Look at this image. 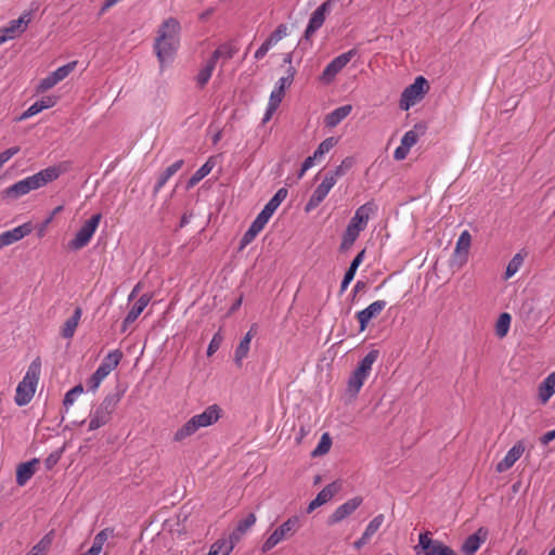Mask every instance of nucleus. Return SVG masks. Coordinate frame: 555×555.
I'll use <instances>...</instances> for the list:
<instances>
[{
  "instance_id": "f257e3e1",
  "label": "nucleus",
  "mask_w": 555,
  "mask_h": 555,
  "mask_svg": "<svg viewBox=\"0 0 555 555\" xmlns=\"http://www.w3.org/2000/svg\"><path fill=\"white\" fill-rule=\"evenodd\" d=\"M67 169V163H61L55 166H50L7 188L3 191V196L14 199L18 198L23 195L28 194L30 191L38 190L44 186L46 184L56 180L62 173L66 172Z\"/></svg>"
},
{
  "instance_id": "f03ea898",
  "label": "nucleus",
  "mask_w": 555,
  "mask_h": 555,
  "mask_svg": "<svg viewBox=\"0 0 555 555\" xmlns=\"http://www.w3.org/2000/svg\"><path fill=\"white\" fill-rule=\"evenodd\" d=\"M180 23L169 17L158 28L154 49L162 65L171 61L180 44Z\"/></svg>"
},
{
  "instance_id": "7ed1b4c3",
  "label": "nucleus",
  "mask_w": 555,
  "mask_h": 555,
  "mask_svg": "<svg viewBox=\"0 0 555 555\" xmlns=\"http://www.w3.org/2000/svg\"><path fill=\"white\" fill-rule=\"evenodd\" d=\"M221 409L217 404L209 405L202 413L192 416L173 434V441L182 442L192 437L201 428L214 425L220 418Z\"/></svg>"
},
{
  "instance_id": "20e7f679",
  "label": "nucleus",
  "mask_w": 555,
  "mask_h": 555,
  "mask_svg": "<svg viewBox=\"0 0 555 555\" xmlns=\"http://www.w3.org/2000/svg\"><path fill=\"white\" fill-rule=\"evenodd\" d=\"M41 372V360L37 357L29 364L25 376L17 385L15 403L20 406L26 405L33 399Z\"/></svg>"
},
{
  "instance_id": "39448f33",
  "label": "nucleus",
  "mask_w": 555,
  "mask_h": 555,
  "mask_svg": "<svg viewBox=\"0 0 555 555\" xmlns=\"http://www.w3.org/2000/svg\"><path fill=\"white\" fill-rule=\"evenodd\" d=\"M121 399L120 392L108 393L90 414L89 430H95L106 425Z\"/></svg>"
},
{
  "instance_id": "423d86ee",
  "label": "nucleus",
  "mask_w": 555,
  "mask_h": 555,
  "mask_svg": "<svg viewBox=\"0 0 555 555\" xmlns=\"http://www.w3.org/2000/svg\"><path fill=\"white\" fill-rule=\"evenodd\" d=\"M378 358L377 350H371L359 363L348 382V391L357 395L369 377L374 362Z\"/></svg>"
},
{
  "instance_id": "0eeeda50",
  "label": "nucleus",
  "mask_w": 555,
  "mask_h": 555,
  "mask_svg": "<svg viewBox=\"0 0 555 555\" xmlns=\"http://www.w3.org/2000/svg\"><path fill=\"white\" fill-rule=\"evenodd\" d=\"M299 528V518L297 516L289 517L281 526H279L263 542L261 551L267 553L275 547L282 541L293 537Z\"/></svg>"
},
{
  "instance_id": "6e6552de",
  "label": "nucleus",
  "mask_w": 555,
  "mask_h": 555,
  "mask_svg": "<svg viewBox=\"0 0 555 555\" xmlns=\"http://www.w3.org/2000/svg\"><path fill=\"white\" fill-rule=\"evenodd\" d=\"M428 89L427 80L423 76L416 77L414 82L403 90L399 102L400 108L410 109L425 96Z\"/></svg>"
},
{
  "instance_id": "1a4fd4ad",
  "label": "nucleus",
  "mask_w": 555,
  "mask_h": 555,
  "mask_svg": "<svg viewBox=\"0 0 555 555\" xmlns=\"http://www.w3.org/2000/svg\"><path fill=\"white\" fill-rule=\"evenodd\" d=\"M102 215L95 214L79 229L75 237L69 242L68 246L73 250H79L87 246L95 233Z\"/></svg>"
},
{
  "instance_id": "9d476101",
  "label": "nucleus",
  "mask_w": 555,
  "mask_h": 555,
  "mask_svg": "<svg viewBox=\"0 0 555 555\" xmlns=\"http://www.w3.org/2000/svg\"><path fill=\"white\" fill-rule=\"evenodd\" d=\"M357 54L354 49L349 50L338 56H336L327 66L324 68L321 80L324 83H331L336 75L351 61V59Z\"/></svg>"
},
{
  "instance_id": "9b49d317",
  "label": "nucleus",
  "mask_w": 555,
  "mask_h": 555,
  "mask_svg": "<svg viewBox=\"0 0 555 555\" xmlns=\"http://www.w3.org/2000/svg\"><path fill=\"white\" fill-rule=\"evenodd\" d=\"M332 7L333 0H326L311 14L308 26L305 30L306 39H309L318 29L322 27L326 15L332 10Z\"/></svg>"
},
{
  "instance_id": "f8f14e48",
  "label": "nucleus",
  "mask_w": 555,
  "mask_h": 555,
  "mask_svg": "<svg viewBox=\"0 0 555 555\" xmlns=\"http://www.w3.org/2000/svg\"><path fill=\"white\" fill-rule=\"evenodd\" d=\"M335 181L333 177L324 176V179L322 182L317 186V189L313 191L310 199L306 204L305 210L307 212L315 209L327 196L332 188L335 185Z\"/></svg>"
},
{
  "instance_id": "ddd939ff",
  "label": "nucleus",
  "mask_w": 555,
  "mask_h": 555,
  "mask_svg": "<svg viewBox=\"0 0 555 555\" xmlns=\"http://www.w3.org/2000/svg\"><path fill=\"white\" fill-rule=\"evenodd\" d=\"M363 499L354 496L339 505L327 518V525L332 526L350 516L361 504Z\"/></svg>"
},
{
  "instance_id": "4468645a",
  "label": "nucleus",
  "mask_w": 555,
  "mask_h": 555,
  "mask_svg": "<svg viewBox=\"0 0 555 555\" xmlns=\"http://www.w3.org/2000/svg\"><path fill=\"white\" fill-rule=\"evenodd\" d=\"M376 211L377 206L373 202H367L356 210L354 216L351 218L349 224L353 225L354 229L362 232L366 228L371 216H373Z\"/></svg>"
},
{
  "instance_id": "2eb2a0df",
  "label": "nucleus",
  "mask_w": 555,
  "mask_h": 555,
  "mask_svg": "<svg viewBox=\"0 0 555 555\" xmlns=\"http://www.w3.org/2000/svg\"><path fill=\"white\" fill-rule=\"evenodd\" d=\"M33 231V225L30 222L23 223L12 230L5 231L0 234V249L9 246L13 243H16L30 234Z\"/></svg>"
},
{
  "instance_id": "dca6fc26",
  "label": "nucleus",
  "mask_w": 555,
  "mask_h": 555,
  "mask_svg": "<svg viewBox=\"0 0 555 555\" xmlns=\"http://www.w3.org/2000/svg\"><path fill=\"white\" fill-rule=\"evenodd\" d=\"M387 302L385 300H376L365 309L357 313V320L360 324V331L363 332L372 319L377 318L385 309Z\"/></svg>"
},
{
  "instance_id": "f3484780",
  "label": "nucleus",
  "mask_w": 555,
  "mask_h": 555,
  "mask_svg": "<svg viewBox=\"0 0 555 555\" xmlns=\"http://www.w3.org/2000/svg\"><path fill=\"white\" fill-rule=\"evenodd\" d=\"M525 451V444L522 441L515 443L506 453L504 459L496 464V472L504 473L508 470L522 455Z\"/></svg>"
},
{
  "instance_id": "a211bd4d",
  "label": "nucleus",
  "mask_w": 555,
  "mask_h": 555,
  "mask_svg": "<svg viewBox=\"0 0 555 555\" xmlns=\"http://www.w3.org/2000/svg\"><path fill=\"white\" fill-rule=\"evenodd\" d=\"M29 22H30V14L24 13L18 18L12 20L8 24V26L1 28V30L5 34V36L9 39H13L26 30Z\"/></svg>"
},
{
  "instance_id": "6ab92c4d",
  "label": "nucleus",
  "mask_w": 555,
  "mask_h": 555,
  "mask_svg": "<svg viewBox=\"0 0 555 555\" xmlns=\"http://www.w3.org/2000/svg\"><path fill=\"white\" fill-rule=\"evenodd\" d=\"M152 300V295L144 294L142 295L138 301L132 306L130 311L128 312L127 317L125 318L122 322V331L125 332L129 324L133 323L139 315L143 312V310L146 308V306Z\"/></svg>"
},
{
  "instance_id": "aec40b11",
  "label": "nucleus",
  "mask_w": 555,
  "mask_h": 555,
  "mask_svg": "<svg viewBox=\"0 0 555 555\" xmlns=\"http://www.w3.org/2000/svg\"><path fill=\"white\" fill-rule=\"evenodd\" d=\"M256 334L257 325L253 324L249 331L245 334V336L236 347L234 352V361L238 366L242 365V361L248 356L250 341Z\"/></svg>"
},
{
  "instance_id": "412c9836",
  "label": "nucleus",
  "mask_w": 555,
  "mask_h": 555,
  "mask_svg": "<svg viewBox=\"0 0 555 555\" xmlns=\"http://www.w3.org/2000/svg\"><path fill=\"white\" fill-rule=\"evenodd\" d=\"M39 463L37 459L22 463L16 468V483L20 487L25 486L28 480L35 475L36 466Z\"/></svg>"
},
{
  "instance_id": "4be33fe9",
  "label": "nucleus",
  "mask_w": 555,
  "mask_h": 555,
  "mask_svg": "<svg viewBox=\"0 0 555 555\" xmlns=\"http://www.w3.org/2000/svg\"><path fill=\"white\" fill-rule=\"evenodd\" d=\"M256 520V515L249 513L245 518L238 521L235 530L230 534L229 540L233 541L235 545V543L255 525Z\"/></svg>"
},
{
  "instance_id": "5701e85b",
  "label": "nucleus",
  "mask_w": 555,
  "mask_h": 555,
  "mask_svg": "<svg viewBox=\"0 0 555 555\" xmlns=\"http://www.w3.org/2000/svg\"><path fill=\"white\" fill-rule=\"evenodd\" d=\"M486 531H483L481 528L474 534L469 535L462 545V551L466 555H473L475 554L478 548L480 547L481 543L486 539Z\"/></svg>"
},
{
  "instance_id": "b1692460",
  "label": "nucleus",
  "mask_w": 555,
  "mask_h": 555,
  "mask_svg": "<svg viewBox=\"0 0 555 555\" xmlns=\"http://www.w3.org/2000/svg\"><path fill=\"white\" fill-rule=\"evenodd\" d=\"M472 244V236L468 231H463L455 245L454 255L462 257L460 266L464 264L467 260V254Z\"/></svg>"
},
{
  "instance_id": "393cba45",
  "label": "nucleus",
  "mask_w": 555,
  "mask_h": 555,
  "mask_svg": "<svg viewBox=\"0 0 555 555\" xmlns=\"http://www.w3.org/2000/svg\"><path fill=\"white\" fill-rule=\"evenodd\" d=\"M555 393V371L551 373L539 386L538 396L540 401L545 404Z\"/></svg>"
},
{
  "instance_id": "a878e982",
  "label": "nucleus",
  "mask_w": 555,
  "mask_h": 555,
  "mask_svg": "<svg viewBox=\"0 0 555 555\" xmlns=\"http://www.w3.org/2000/svg\"><path fill=\"white\" fill-rule=\"evenodd\" d=\"M351 111L352 106L349 104L339 106L325 116L324 122L330 128L336 127Z\"/></svg>"
},
{
  "instance_id": "bb28decb",
  "label": "nucleus",
  "mask_w": 555,
  "mask_h": 555,
  "mask_svg": "<svg viewBox=\"0 0 555 555\" xmlns=\"http://www.w3.org/2000/svg\"><path fill=\"white\" fill-rule=\"evenodd\" d=\"M82 309L80 307H77L74 311V314L68 320H66L61 331V334L64 338L70 339L74 336L76 328L79 324Z\"/></svg>"
},
{
  "instance_id": "cd10ccee",
  "label": "nucleus",
  "mask_w": 555,
  "mask_h": 555,
  "mask_svg": "<svg viewBox=\"0 0 555 555\" xmlns=\"http://www.w3.org/2000/svg\"><path fill=\"white\" fill-rule=\"evenodd\" d=\"M426 131V126L423 124H416L413 129L406 131L401 139V143L409 149L416 144L418 138Z\"/></svg>"
},
{
  "instance_id": "c85d7f7f",
  "label": "nucleus",
  "mask_w": 555,
  "mask_h": 555,
  "mask_svg": "<svg viewBox=\"0 0 555 555\" xmlns=\"http://www.w3.org/2000/svg\"><path fill=\"white\" fill-rule=\"evenodd\" d=\"M182 159H179L171 164L170 166H168L166 170L159 176L158 181L154 188V192L157 193L167 183V181L182 168Z\"/></svg>"
},
{
  "instance_id": "c756f323",
  "label": "nucleus",
  "mask_w": 555,
  "mask_h": 555,
  "mask_svg": "<svg viewBox=\"0 0 555 555\" xmlns=\"http://www.w3.org/2000/svg\"><path fill=\"white\" fill-rule=\"evenodd\" d=\"M215 166L212 158H209L199 169H197L194 175L188 181V189L195 186L202 179L210 173Z\"/></svg>"
},
{
  "instance_id": "7c9ffc66",
  "label": "nucleus",
  "mask_w": 555,
  "mask_h": 555,
  "mask_svg": "<svg viewBox=\"0 0 555 555\" xmlns=\"http://www.w3.org/2000/svg\"><path fill=\"white\" fill-rule=\"evenodd\" d=\"M122 358V352L118 349L111 351L102 361L99 367L104 369L107 373H111L117 367Z\"/></svg>"
},
{
  "instance_id": "2f4dec72",
  "label": "nucleus",
  "mask_w": 555,
  "mask_h": 555,
  "mask_svg": "<svg viewBox=\"0 0 555 555\" xmlns=\"http://www.w3.org/2000/svg\"><path fill=\"white\" fill-rule=\"evenodd\" d=\"M353 165H354L353 157H346L345 159H343V162L340 163L339 166H337L334 170L326 172L325 175L327 177H333V179L336 183L337 180L340 177L345 176L352 168Z\"/></svg>"
},
{
  "instance_id": "473e14b6",
  "label": "nucleus",
  "mask_w": 555,
  "mask_h": 555,
  "mask_svg": "<svg viewBox=\"0 0 555 555\" xmlns=\"http://www.w3.org/2000/svg\"><path fill=\"white\" fill-rule=\"evenodd\" d=\"M437 544H442V542L430 539L427 532L421 533L418 538V545L415 546L416 554L421 555L420 550H422L424 554H428Z\"/></svg>"
},
{
  "instance_id": "72a5a7b5",
  "label": "nucleus",
  "mask_w": 555,
  "mask_h": 555,
  "mask_svg": "<svg viewBox=\"0 0 555 555\" xmlns=\"http://www.w3.org/2000/svg\"><path fill=\"white\" fill-rule=\"evenodd\" d=\"M340 490V485L336 481L324 487L315 496L321 505L327 503Z\"/></svg>"
},
{
  "instance_id": "f704fd0d",
  "label": "nucleus",
  "mask_w": 555,
  "mask_h": 555,
  "mask_svg": "<svg viewBox=\"0 0 555 555\" xmlns=\"http://www.w3.org/2000/svg\"><path fill=\"white\" fill-rule=\"evenodd\" d=\"M114 535V529L105 528L101 530L93 539L91 548L99 555L103 548L104 543Z\"/></svg>"
},
{
  "instance_id": "c9c22d12",
  "label": "nucleus",
  "mask_w": 555,
  "mask_h": 555,
  "mask_svg": "<svg viewBox=\"0 0 555 555\" xmlns=\"http://www.w3.org/2000/svg\"><path fill=\"white\" fill-rule=\"evenodd\" d=\"M360 233L361 232L354 229L353 225L348 224L343 235L340 248L343 250L349 249L353 245Z\"/></svg>"
},
{
  "instance_id": "e433bc0d",
  "label": "nucleus",
  "mask_w": 555,
  "mask_h": 555,
  "mask_svg": "<svg viewBox=\"0 0 555 555\" xmlns=\"http://www.w3.org/2000/svg\"><path fill=\"white\" fill-rule=\"evenodd\" d=\"M511 315L507 312L501 313L496 324H495V334L503 338L507 335L509 326H511Z\"/></svg>"
},
{
  "instance_id": "4c0bfd02",
  "label": "nucleus",
  "mask_w": 555,
  "mask_h": 555,
  "mask_svg": "<svg viewBox=\"0 0 555 555\" xmlns=\"http://www.w3.org/2000/svg\"><path fill=\"white\" fill-rule=\"evenodd\" d=\"M524 263V257L520 253L516 254L511 260L509 262L507 263V267H506V271H505V276L504 279L505 280H508L511 279L512 276H514L518 270L520 269V267L522 266Z\"/></svg>"
},
{
  "instance_id": "58836bf2",
  "label": "nucleus",
  "mask_w": 555,
  "mask_h": 555,
  "mask_svg": "<svg viewBox=\"0 0 555 555\" xmlns=\"http://www.w3.org/2000/svg\"><path fill=\"white\" fill-rule=\"evenodd\" d=\"M216 63L217 62L210 57L207 64L199 70L197 75V82L201 87L205 86L210 79L211 74L216 67Z\"/></svg>"
},
{
  "instance_id": "ea45409f",
  "label": "nucleus",
  "mask_w": 555,
  "mask_h": 555,
  "mask_svg": "<svg viewBox=\"0 0 555 555\" xmlns=\"http://www.w3.org/2000/svg\"><path fill=\"white\" fill-rule=\"evenodd\" d=\"M295 73H296L295 68L289 65L286 70V76L281 77L278 80L274 88L284 92L285 89H287L292 86V83L294 81Z\"/></svg>"
},
{
  "instance_id": "a19ab883",
  "label": "nucleus",
  "mask_w": 555,
  "mask_h": 555,
  "mask_svg": "<svg viewBox=\"0 0 555 555\" xmlns=\"http://www.w3.org/2000/svg\"><path fill=\"white\" fill-rule=\"evenodd\" d=\"M332 446L331 437L327 433L323 434L317 448L312 451L313 456H320L330 451Z\"/></svg>"
},
{
  "instance_id": "79ce46f5",
  "label": "nucleus",
  "mask_w": 555,
  "mask_h": 555,
  "mask_svg": "<svg viewBox=\"0 0 555 555\" xmlns=\"http://www.w3.org/2000/svg\"><path fill=\"white\" fill-rule=\"evenodd\" d=\"M337 143V140L333 137H330L322 141L318 149L314 151V157H318L319 159L323 157L326 153H328Z\"/></svg>"
},
{
  "instance_id": "37998d69",
  "label": "nucleus",
  "mask_w": 555,
  "mask_h": 555,
  "mask_svg": "<svg viewBox=\"0 0 555 555\" xmlns=\"http://www.w3.org/2000/svg\"><path fill=\"white\" fill-rule=\"evenodd\" d=\"M76 65V61L69 62L52 72L51 75L60 82L64 80L75 69Z\"/></svg>"
},
{
  "instance_id": "c03bdc74",
  "label": "nucleus",
  "mask_w": 555,
  "mask_h": 555,
  "mask_svg": "<svg viewBox=\"0 0 555 555\" xmlns=\"http://www.w3.org/2000/svg\"><path fill=\"white\" fill-rule=\"evenodd\" d=\"M234 53L235 50L231 46L222 44L217 50H215V52L211 55V59L215 60V62H217L220 57L224 60H230L231 57H233Z\"/></svg>"
},
{
  "instance_id": "a18cd8bd",
  "label": "nucleus",
  "mask_w": 555,
  "mask_h": 555,
  "mask_svg": "<svg viewBox=\"0 0 555 555\" xmlns=\"http://www.w3.org/2000/svg\"><path fill=\"white\" fill-rule=\"evenodd\" d=\"M383 521H384V515H382V514L377 515L369 522L363 534L365 537H367L369 539H371L377 532V530L380 528Z\"/></svg>"
},
{
  "instance_id": "49530a36",
  "label": "nucleus",
  "mask_w": 555,
  "mask_h": 555,
  "mask_svg": "<svg viewBox=\"0 0 555 555\" xmlns=\"http://www.w3.org/2000/svg\"><path fill=\"white\" fill-rule=\"evenodd\" d=\"M51 538L49 535L43 537L26 555H44L50 547Z\"/></svg>"
},
{
  "instance_id": "de8ad7c7",
  "label": "nucleus",
  "mask_w": 555,
  "mask_h": 555,
  "mask_svg": "<svg viewBox=\"0 0 555 555\" xmlns=\"http://www.w3.org/2000/svg\"><path fill=\"white\" fill-rule=\"evenodd\" d=\"M272 212L268 211L267 209H262L256 219L253 221L251 224L258 228V230H261L264 228V225L268 223L269 219L272 217Z\"/></svg>"
},
{
  "instance_id": "09e8293b",
  "label": "nucleus",
  "mask_w": 555,
  "mask_h": 555,
  "mask_svg": "<svg viewBox=\"0 0 555 555\" xmlns=\"http://www.w3.org/2000/svg\"><path fill=\"white\" fill-rule=\"evenodd\" d=\"M83 387L81 385H77L74 388H72L69 391L66 392L64 398V405L69 406L72 405L77 397L82 393Z\"/></svg>"
},
{
  "instance_id": "8fccbe9b",
  "label": "nucleus",
  "mask_w": 555,
  "mask_h": 555,
  "mask_svg": "<svg viewBox=\"0 0 555 555\" xmlns=\"http://www.w3.org/2000/svg\"><path fill=\"white\" fill-rule=\"evenodd\" d=\"M287 35V27L284 24H281L276 27V29L270 35L267 39L273 46H275L281 39H283Z\"/></svg>"
},
{
  "instance_id": "3c124183",
  "label": "nucleus",
  "mask_w": 555,
  "mask_h": 555,
  "mask_svg": "<svg viewBox=\"0 0 555 555\" xmlns=\"http://www.w3.org/2000/svg\"><path fill=\"white\" fill-rule=\"evenodd\" d=\"M261 232L257 227L250 224L249 229L245 232L241 241V248L251 243V241Z\"/></svg>"
},
{
  "instance_id": "603ef678",
  "label": "nucleus",
  "mask_w": 555,
  "mask_h": 555,
  "mask_svg": "<svg viewBox=\"0 0 555 555\" xmlns=\"http://www.w3.org/2000/svg\"><path fill=\"white\" fill-rule=\"evenodd\" d=\"M363 258H364V250H361L354 258L353 260L351 261L350 263V267L349 269L347 270V272L345 273L346 275H348V278H354V274L359 268V266L361 264V262L363 261Z\"/></svg>"
},
{
  "instance_id": "864d4df0",
  "label": "nucleus",
  "mask_w": 555,
  "mask_h": 555,
  "mask_svg": "<svg viewBox=\"0 0 555 555\" xmlns=\"http://www.w3.org/2000/svg\"><path fill=\"white\" fill-rule=\"evenodd\" d=\"M59 81L50 74L46 78H43L40 83L38 85L37 90L39 92L48 91L49 89L53 88Z\"/></svg>"
},
{
  "instance_id": "5fc2aeb1",
  "label": "nucleus",
  "mask_w": 555,
  "mask_h": 555,
  "mask_svg": "<svg viewBox=\"0 0 555 555\" xmlns=\"http://www.w3.org/2000/svg\"><path fill=\"white\" fill-rule=\"evenodd\" d=\"M41 111H43V108L40 106V103L37 101L35 102L34 104H31L21 116H20V120H24V119H27V118H30L35 115H37L38 113H40Z\"/></svg>"
},
{
  "instance_id": "6e6d98bb",
  "label": "nucleus",
  "mask_w": 555,
  "mask_h": 555,
  "mask_svg": "<svg viewBox=\"0 0 555 555\" xmlns=\"http://www.w3.org/2000/svg\"><path fill=\"white\" fill-rule=\"evenodd\" d=\"M283 96H284L283 91L278 90L275 88L272 90V92L270 94L269 103H268L269 105H271V109L279 107L280 103L283 100Z\"/></svg>"
},
{
  "instance_id": "4d7b16f0",
  "label": "nucleus",
  "mask_w": 555,
  "mask_h": 555,
  "mask_svg": "<svg viewBox=\"0 0 555 555\" xmlns=\"http://www.w3.org/2000/svg\"><path fill=\"white\" fill-rule=\"evenodd\" d=\"M424 555H456L449 546L437 544L428 554Z\"/></svg>"
},
{
  "instance_id": "13d9d810",
  "label": "nucleus",
  "mask_w": 555,
  "mask_h": 555,
  "mask_svg": "<svg viewBox=\"0 0 555 555\" xmlns=\"http://www.w3.org/2000/svg\"><path fill=\"white\" fill-rule=\"evenodd\" d=\"M222 341V338L220 335L216 334L212 339L210 340L208 348H207V356H212L220 347Z\"/></svg>"
},
{
  "instance_id": "bf43d9fd",
  "label": "nucleus",
  "mask_w": 555,
  "mask_h": 555,
  "mask_svg": "<svg viewBox=\"0 0 555 555\" xmlns=\"http://www.w3.org/2000/svg\"><path fill=\"white\" fill-rule=\"evenodd\" d=\"M20 149L17 146L10 147L5 150L4 152L0 153V168L9 160L11 159L15 154H17Z\"/></svg>"
},
{
  "instance_id": "052dcab7",
  "label": "nucleus",
  "mask_w": 555,
  "mask_h": 555,
  "mask_svg": "<svg viewBox=\"0 0 555 555\" xmlns=\"http://www.w3.org/2000/svg\"><path fill=\"white\" fill-rule=\"evenodd\" d=\"M63 210V206L60 205L57 207H55L51 214V216L44 221V223L40 227L39 231H38V236L39 237H42L46 233V228L49 223H51L53 217L57 214H60L61 211Z\"/></svg>"
},
{
  "instance_id": "680f3d73",
  "label": "nucleus",
  "mask_w": 555,
  "mask_h": 555,
  "mask_svg": "<svg viewBox=\"0 0 555 555\" xmlns=\"http://www.w3.org/2000/svg\"><path fill=\"white\" fill-rule=\"evenodd\" d=\"M272 47L273 44L269 40H266L255 52V59L261 60Z\"/></svg>"
},
{
  "instance_id": "e2e57ef3",
  "label": "nucleus",
  "mask_w": 555,
  "mask_h": 555,
  "mask_svg": "<svg viewBox=\"0 0 555 555\" xmlns=\"http://www.w3.org/2000/svg\"><path fill=\"white\" fill-rule=\"evenodd\" d=\"M410 152V149L402 143L395 150L393 157L396 160L404 159Z\"/></svg>"
},
{
  "instance_id": "0e129e2a",
  "label": "nucleus",
  "mask_w": 555,
  "mask_h": 555,
  "mask_svg": "<svg viewBox=\"0 0 555 555\" xmlns=\"http://www.w3.org/2000/svg\"><path fill=\"white\" fill-rule=\"evenodd\" d=\"M40 103V106L43 108V109H47V108H50V107H53L56 102H57V98L56 96H52V95H49V96H44L42 98L41 100L38 101Z\"/></svg>"
},
{
  "instance_id": "69168bd1",
  "label": "nucleus",
  "mask_w": 555,
  "mask_h": 555,
  "mask_svg": "<svg viewBox=\"0 0 555 555\" xmlns=\"http://www.w3.org/2000/svg\"><path fill=\"white\" fill-rule=\"evenodd\" d=\"M102 380L100 378L92 374L90 378L87 380V387L90 391L95 392L101 385Z\"/></svg>"
},
{
  "instance_id": "338daca9",
  "label": "nucleus",
  "mask_w": 555,
  "mask_h": 555,
  "mask_svg": "<svg viewBox=\"0 0 555 555\" xmlns=\"http://www.w3.org/2000/svg\"><path fill=\"white\" fill-rule=\"evenodd\" d=\"M287 193L288 192L285 188H281L280 190H278V192L273 195V197L271 199L275 201L278 206H280L281 203L286 198Z\"/></svg>"
},
{
  "instance_id": "774afa93",
  "label": "nucleus",
  "mask_w": 555,
  "mask_h": 555,
  "mask_svg": "<svg viewBox=\"0 0 555 555\" xmlns=\"http://www.w3.org/2000/svg\"><path fill=\"white\" fill-rule=\"evenodd\" d=\"M287 193L288 192L285 188H281L280 190H278V192L273 195V197L271 199L275 201L278 206H280L281 203L286 198Z\"/></svg>"
}]
</instances>
